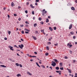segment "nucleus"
I'll use <instances>...</instances> for the list:
<instances>
[{
    "label": "nucleus",
    "mask_w": 77,
    "mask_h": 77,
    "mask_svg": "<svg viewBox=\"0 0 77 77\" xmlns=\"http://www.w3.org/2000/svg\"><path fill=\"white\" fill-rule=\"evenodd\" d=\"M49 29L51 31H52L53 30V28H51V27H50L49 28Z\"/></svg>",
    "instance_id": "9"
},
{
    "label": "nucleus",
    "mask_w": 77,
    "mask_h": 77,
    "mask_svg": "<svg viewBox=\"0 0 77 77\" xmlns=\"http://www.w3.org/2000/svg\"><path fill=\"white\" fill-rule=\"evenodd\" d=\"M25 13H26V14H27L28 11H27L26 10L25 11Z\"/></svg>",
    "instance_id": "44"
},
{
    "label": "nucleus",
    "mask_w": 77,
    "mask_h": 77,
    "mask_svg": "<svg viewBox=\"0 0 77 77\" xmlns=\"http://www.w3.org/2000/svg\"><path fill=\"white\" fill-rule=\"evenodd\" d=\"M25 23H26V24H29V23H28V22H27V21H26V22H25Z\"/></svg>",
    "instance_id": "39"
},
{
    "label": "nucleus",
    "mask_w": 77,
    "mask_h": 77,
    "mask_svg": "<svg viewBox=\"0 0 77 77\" xmlns=\"http://www.w3.org/2000/svg\"><path fill=\"white\" fill-rule=\"evenodd\" d=\"M73 39H75V36H73Z\"/></svg>",
    "instance_id": "47"
},
{
    "label": "nucleus",
    "mask_w": 77,
    "mask_h": 77,
    "mask_svg": "<svg viewBox=\"0 0 77 77\" xmlns=\"http://www.w3.org/2000/svg\"><path fill=\"white\" fill-rule=\"evenodd\" d=\"M16 66H19V64H18V63H16Z\"/></svg>",
    "instance_id": "27"
},
{
    "label": "nucleus",
    "mask_w": 77,
    "mask_h": 77,
    "mask_svg": "<svg viewBox=\"0 0 77 77\" xmlns=\"http://www.w3.org/2000/svg\"><path fill=\"white\" fill-rule=\"evenodd\" d=\"M75 2H76V3H77V0H76L75 1Z\"/></svg>",
    "instance_id": "64"
},
{
    "label": "nucleus",
    "mask_w": 77,
    "mask_h": 77,
    "mask_svg": "<svg viewBox=\"0 0 77 77\" xmlns=\"http://www.w3.org/2000/svg\"><path fill=\"white\" fill-rule=\"evenodd\" d=\"M41 32H42V33H44V30L43 29L42 30H41Z\"/></svg>",
    "instance_id": "38"
},
{
    "label": "nucleus",
    "mask_w": 77,
    "mask_h": 77,
    "mask_svg": "<svg viewBox=\"0 0 77 77\" xmlns=\"http://www.w3.org/2000/svg\"><path fill=\"white\" fill-rule=\"evenodd\" d=\"M34 53H35V54H37V52H35Z\"/></svg>",
    "instance_id": "56"
},
{
    "label": "nucleus",
    "mask_w": 77,
    "mask_h": 77,
    "mask_svg": "<svg viewBox=\"0 0 77 77\" xmlns=\"http://www.w3.org/2000/svg\"><path fill=\"white\" fill-rule=\"evenodd\" d=\"M27 73L28 74H29V75H32V74H31L29 72H27Z\"/></svg>",
    "instance_id": "12"
},
{
    "label": "nucleus",
    "mask_w": 77,
    "mask_h": 77,
    "mask_svg": "<svg viewBox=\"0 0 77 77\" xmlns=\"http://www.w3.org/2000/svg\"><path fill=\"white\" fill-rule=\"evenodd\" d=\"M14 17H16L17 16V15L16 14H14Z\"/></svg>",
    "instance_id": "48"
},
{
    "label": "nucleus",
    "mask_w": 77,
    "mask_h": 77,
    "mask_svg": "<svg viewBox=\"0 0 77 77\" xmlns=\"http://www.w3.org/2000/svg\"><path fill=\"white\" fill-rule=\"evenodd\" d=\"M35 17H33V20H35Z\"/></svg>",
    "instance_id": "61"
},
{
    "label": "nucleus",
    "mask_w": 77,
    "mask_h": 77,
    "mask_svg": "<svg viewBox=\"0 0 77 77\" xmlns=\"http://www.w3.org/2000/svg\"><path fill=\"white\" fill-rule=\"evenodd\" d=\"M56 69L57 70H59V67H56Z\"/></svg>",
    "instance_id": "22"
},
{
    "label": "nucleus",
    "mask_w": 77,
    "mask_h": 77,
    "mask_svg": "<svg viewBox=\"0 0 77 77\" xmlns=\"http://www.w3.org/2000/svg\"><path fill=\"white\" fill-rule=\"evenodd\" d=\"M30 6L32 8H35L34 6H33V5L32 4H31L30 5Z\"/></svg>",
    "instance_id": "11"
},
{
    "label": "nucleus",
    "mask_w": 77,
    "mask_h": 77,
    "mask_svg": "<svg viewBox=\"0 0 77 77\" xmlns=\"http://www.w3.org/2000/svg\"><path fill=\"white\" fill-rule=\"evenodd\" d=\"M47 11H45V9H44L42 11V15H44V14H47Z\"/></svg>",
    "instance_id": "1"
},
{
    "label": "nucleus",
    "mask_w": 77,
    "mask_h": 77,
    "mask_svg": "<svg viewBox=\"0 0 77 77\" xmlns=\"http://www.w3.org/2000/svg\"><path fill=\"white\" fill-rule=\"evenodd\" d=\"M0 66L1 67H3V68H6V66L4 65H0Z\"/></svg>",
    "instance_id": "6"
},
{
    "label": "nucleus",
    "mask_w": 77,
    "mask_h": 77,
    "mask_svg": "<svg viewBox=\"0 0 77 77\" xmlns=\"http://www.w3.org/2000/svg\"><path fill=\"white\" fill-rule=\"evenodd\" d=\"M70 44H71V42H69V43H68L67 46H68V45H69L70 47H72V45H70Z\"/></svg>",
    "instance_id": "5"
},
{
    "label": "nucleus",
    "mask_w": 77,
    "mask_h": 77,
    "mask_svg": "<svg viewBox=\"0 0 77 77\" xmlns=\"http://www.w3.org/2000/svg\"><path fill=\"white\" fill-rule=\"evenodd\" d=\"M18 47L21 48V49H22V48H23V47H24V45H23V44H21V45H19Z\"/></svg>",
    "instance_id": "3"
},
{
    "label": "nucleus",
    "mask_w": 77,
    "mask_h": 77,
    "mask_svg": "<svg viewBox=\"0 0 77 77\" xmlns=\"http://www.w3.org/2000/svg\"><path fill=\"white\" fill-rule=\"evenodd\" d=\"M40 24H44V22H40Z\"/></svg>",
    "instance_id": "35"
},
{
    "label": "nucleus",
    "mask_w": 77,
    "mask_h": 77,
    "mask_svg": "<svg viewBox=\"0 0 77 77\" xmlns=\"http://www.w3.org/2000/svg\"><path fill=\"white\" fill-rule=\"evenodd\" d=\"M38 20H39V21H41V20H42V19L41 18V17H39L38 18Z\"/></svg>",
    "instance_id": "26"
},
{
    "label": "nucleus",
    "mask_w": 77,
    "mask_h": 77,
    "mask_svg": "<svg viewBox=\"0 0 77 77\" xmlns=\"http://www.w3.org/2000/svg\"><path fill=\"white\" fill-rule=\"evenodd\" d=\"M29 4V2H27L26 3L27 5H28Z\"/></svg>",
    "instance_id": "58"
},
{
    "label": "nucleus",
    "mask_w": 77,
    "mask_h": 77,
    "mask_svg": "<svg viewBox=\"0 0 77 77\" xmlns=\"http://www.w3.org/2000/svg\"><path fill=\"white\" fill-rule=\"evenodd\" d=\"M21 18H19V19H18V20H19V21H21Z\"/></svg>",
    "instance_id": "42"
},
{
    "label": "nucleus",
    "mask_w": 77,
    "mask_h": 77,
    "mask_svg": "<svg viewBox=\"0 0 77 77\" xmlns=\"http://www.w3.org/2000/svg\"><path fill=\"white\" fill-rule=\"evenodd\" d=\"M42 66L43 68H45V66Z\"/></svg>",
    "instance_id": "45"
},
{
    "label": "nucleus",
    "mask_w": 77,
    "mask_h": 77,
    "mask_svg": "<svg viewBox=\"0 0 77 77\" xmlns=\"http://www.w3.org/2000/svg\"><path fill=\"white\" fill-rule=\"evenodd\" d=\"M32 38L33 39H34V40H36L37 39H36V38L35 37H34L33 36H32Z\"/></svg>",
    "instance_id": "10"
},
{
    "label": "nucleus",
    "mask_w": 77,
    "mask_h": 77,
    "mask_svg": "<svg viewBox=\"0 0 77 77\" xmlns=\"http://www.w3.org/2000/svg\"><path fill=\"white\" fill-rule=\"evenodd\" d=\"M56 72H57V73H59V71H56Z\"/></svg>",
    "instance_id": "49"
},
{
    "label": "nucleus",
    "mask_w": 77,
    "mask_h": 77,
    "mask_svg": "<svg viewBox=\"0 0 77 77\" xmlns=\"http://www.w3.org/2000/svg\"><path fill=\"white\" fill-rule=\"evenodd\" d=\"M21 33L22 34H24V31H22L21 32Z\"/></svg>",
    "instance_id": "36"
},
{
    "label": "nucleus",
    "mask_w": 77,
    "mask_h": 77,
    "mask_svg": "<svg viewBox=\"0 0 77 77\" xmlns=\"http://www.w3.org/2000/svg\"><path fill=\"white\" fill-rule=\"evenodd\" d=\"M4 39H5V40H7V39H8L7 38L5 37L4 38Z\"/></svg>",
    "instance_id": "46"
},
{
    "label": "nucleus",
    "mask_w": 77,
    "mask_h": 77,
    "mask_svg": "<svg viewBox=\"0 0 77 77\" xmlns=\"http://www.w3.org/2000/svg\"><path fill=\"white\" fill-rule=\"evenodd\" d=\"M51 44V42H48V45H50V44Z\"/></svg>",
    "instance_id": "30"
},
{
    "label": "nucleus",
    "mask_w": 77,
    "mask_h": 77,
    "mask_svg": "<svg viewBox=\"0 0 77 77\" xmlns=\"http://www.w3.org/2000/svg\"><path fill=\"white\" fill-rule=\"evenodd\" d=\"M60 69H61V70H63V67H60Z\"/></svg>",
    "instance_id": "29"
},
{
    "label": "nucleus",
    "mask_w": 77,
    "mask_h": 77,
    "mask_svg": "<svg viewBox=\"0 0 77 77\" xmlns=\"http://www.w3.org/2000/svg\"><path fill=\"white\" fill-rule=\"evenodd\" d=\"M8 48H10V50H12V51H14V50L13 49V47L11 46H8Z\"/></svg>",
    "instance_id": "4"
},
{
    "label": "nucleus",
    "mask_w": 77,
    "mask_h": 77,
    "mask_svg": "<svg viewBox=\"0 0 77 77\" xmlns=\"http://www.w3.org/2000/svg\"><path fill=\"white\" fill-rule=\"evenodd\" d=\"M69 51H70V54H72V51H71L70 50Z\"/></svg>",
    "instance_id": "55"
},
{
    "label": "nucleus",
    "mask_w": 77,
    "mask_h": 77,
    "mask_svg": "<svg viewBox=\"0 0 77 77\" xmlns=\"http://www.w3.org/2000/svg\"><path fill=\"white\" fill-rule=\"evenodd\" d=\"M45 55H46V56H48V53H45Z\"/></svg>",
    "instance_id": "28"
},
{
    "label": "nucleus",
    "mask_w": 77,
    "mask_h": 77,
    "mask_svg": "<svg viewBox=\"0 0 77 77\" xmlns=\"http://www.w3.org/2000/svg\"><path fill=\"white\" fill-rule=\"evenodd\" d=\"M35 34H38L39 33L38 32V31L36 30L35 32Z\"/></svg>",
    "instance_id": "19"
},
{
    "label": "nucleus",
    "mask_w": 77,
    "mask_h": 77,
    "mask_svg": "<svg viewBox=\"0 0 77 77\" xmlns=\"http://www.w3.org/2000/svg\"><path fill=\"white\" fill-rule=\"evenodd\" d=\"M67 70L68 71V72L69 73H71V70L70 69H69L68 68L67 69Z\"/></svg>",
    "instance_id": "8"
},
{
    "label": "nucleus",
    "mask_w": 77,
    "mask_h": 77,
    "mask_svg": "<svg viewBox=\"0 0 77 77\" xmlns=\"http://www.w3.org/2000/svg\"><path fill=\"white\" fill-rule=\"evenodd\" d=\"M46 23H48V22H49V20H48V19H46Z\"/></svg>",
    "instance_id": "23"
},
{
    "label": "nucleus",
    "mask_w": 77,
    "mask_h": 77,
    "mask_svg": "<svg viewBox=\"0 0 77 77\" xmlns=\"http://www.w3.org/2000/svg\"><path fill=\"white\" fill-rule=\"evenodd\" d=\"M56 29H57V28H56V27H54V30H56Z\"/></svg>",
    "instance_id": "41"
},
{
    "label": "nucleus",
    "mask_w": 77,
    "mask_h": 77,
    "mask_svg": "<svg viewBox=\"0 0 77 77\" xmlns=\"http://www.w3.org/2000/svg\"><path fill=\"white\" fill-rule=\"evenodd\" d=\"M19 66L20 67H21V68H22V67H23V66H22V65L21 64H19Z\"/></svg>",
    "instance_id": "32"
},
{
    "label": "nucleus",
    "mask_w": 77,
    "mask_h": 77,
    "mask_svg": "<svg viewBox=\"0 0 77 77\" xmlns=\"http://www.w3.org/2000/svg\"><path fill=\"white\" fill-rule=\"evenodd\" d=\"M20 27H23L24 26V25H22L20 26Z\"/></svg>",
    "instance_id": "53"
},
{
    "label": "nucleus",
    "mask_w": 77,
    "mask_h": 77,
    "mask_svg": "<svg viewBox=\"0 0 77 77\" xmlns=\"http://www.w3.org/2000/svg\"><path fill=\"white\" fill-rule=\"evenodd\" d=\"M32 57H36V56H32Z\"/></svg>",
    "instance_id": "51"
},
{
    "label": "nucleus",
    "mask_w": 77,
    "mask_h": 77,
    "mask_svg": "<svg viewBox=\"0 0 77 77\" xmlns=\"http://www.w3.org/2000/svg\"><path fill=\"white\" fill-rule=\"evenodd\" d=\"M25 33H26L27 34H28V33H29V32H27V31H25Z\"/></svg>",
    "instance_id": "37"
},
{
    "label": "nucleus",
    "mask_w": 77,
    "mask_h": 77,
    "mask_svg": "<svg viewBox=\"0 0 77 77\" xmlns=\"http://www.w3.org/2000/svg\"><path fill=\"white\" fill-rule=\"evenodd\" d=\"M25 30V31H27L28 32H30V30H29V29H26V28H25L24 29Z\"/></svg>",
    "instance_id": "15"
},
{
    "label": "nucleus",
    "mask_w": 77,
    "mask_h": 77,
    "mask_svg": "<svg viewBox=\"0 0 77 77\" xmlns=\"http://www.w3.org/2000/svg\"><path fill=\"white\" fill-rule=\"evenodd\" d=\"M30 61H31V62H32L33 61V59H31L30 60Z\"/></svg>",
    "instance_id": "50"
},
{
    "label": "nucleus",
    "mask_w": 77,
    "mask_h": 77,
    "mask_svg": "<svg viewBox=\"0 0 77 77\" xmlns=\"http://www.w3.org/2000/svg\"><path fill=\"white\" fill-rule=\"evenodd\" d=\"M36 65H37V66H38L39 67H40V66H39V64H38V63L36 62Z\"/></svg>",
    "instance_id": "20"
},
{
    "label": "nucleus",
    "mask_w": 77,
    "mask_h": 77,
    "mask_svg": "<svg viewBox=\"0 0 77 77\" xmlns=\"http://www.w3.org/2000/svg\"><path fill=\"white\" fill-rule=\"evenodd\" d=\"M35 5H36V6H37V5H38V4L37 3H35Z\"/></svg>",
    "instance_id": "59"
},
{
    "label": "nucleus",
    "mask_w": 77,
    "mask_h": 77,
    "mask_svg": "<svg viewBox=\"0 0 77 77\" xmlns=\"http://www.w3.org/2000/svg\"><path fill=\"white\" fill-rule=\"evenodd\" d=\"M32 15H34L35 14V13L34 12V11H32Z\"/></svg>",
    "instance_id": "40"
},
{
    "label": "nucleus",
    "mask_w": 77,
    "mask_h": 77,
    "mask_svg": "<svg viewBox=\"0 0 77 77\" xmlns=\"http://www.w3.org/2000/svg\"><path fill=\"white\" fill-rule=\"evenodd\" d=\"M54 45L55 46H57V45H58V43H57L56 44H55Z\"/></svg>",
    "instance_id": "33"
},
{
    "label": "nucleus",
    "mask_w": 77,
    "mask_h": 77,
    "mask_svg": "<svg viewBox=\"0 0 77 77\" xmlns=\"http://www.w3.org/2000/svg\"><path fill=\"white\" fill-rule=\"evenodd\" d=\"M36 26H37V24L35 23L34 24V27H36Z\"/></svg>",
    "instance_id": "17"
},
{
    "label": "nucleus",
    "mask_w": 77,
    "mask_h": 77,
    "mask_svg": "<svg viewBox=\"0 0 77 77\" xmlns=\"http://www.w3.org/2000/svg\"><path fill=\"white\" fill-rule=\"evenodd\" d=\"M14 2H12L11 3V6H12V7H13L14 6Z\"/></svg>",
    "instance_id": "21"
},
{
    "label": "nucleus",
    "mask_w": 77,
    "mask_h": 77,
    "mask_svg": "<svg viewBox=\"0 0 77 77\" xmlns=\"http://www.w3.org/2000/svg\"><path fill=\"white\" fill-rule=\"evenodd\" d=\"M49 68H51V70H52V66H50L49 67Z\"/></svg>",
    "instance_id": "54"
},
{
    "label": "nucleus",
    "mask_w": 77,
    "mask_h": 77,
    "mask_svg": "<svg viewBox=\"0 0 77 77\" xmlns=\"http://www.w3.org/2000/svg\"><path fill=\"white\" fill-rule=\"evenodd\" d=\"M9 60H11V61H12V62H15L14 60H12V59H10Z\"/></svg>",
    "instance_id": "25"
},
{
    "label": "nucleus",
    "mask_w": 77,
    "mask_h": 77,
    "mask_svg": "<svg viewBox=\"0 0 77 77\" xmlns=\"http://www.w3.org/2000/svg\"><path fill=\"white\" fill-rule=\"evenodd\" d=\"M21 40L22 41H24V40L22 38L21 39Z\"/></svg>",
    "instance_id": "63"
},
{
    "label": "nucleus",
    "mask_w": 77,
    "mask_h": 77,
    "mask_svg": "<svg viewBox=\"0 0 77 77\" xmlns=\"http://www.w3.org/2000/svg\"><path fill=\"white\" fill-rule=\"evenodd\" d=\"M17 56H20V55L19 54H18L17 53Z\"/></svg>",
    "instance_id": "62"
},
{
    "label": "nucleus",
    "mask_w": 77,
    "mask_h": 77,
    "mask_svg": "<svg viewBox=\"0 0 77 77\" xmlns=\"http://www.w3.org/2000/svg\"><path fill=\"white\" fill-rule=\"evenodd\" d=\"M54 62H58L57 60L56 59H54Z\"/></svg>",
    "instance_id": "14"
},
{
    "label": "nucleus",
    "mask_w": 77,
    "mask_h": 77,
    "mask_svg": "<svg viewBox=\"0 0 77 77\" xmlns=\"http://www.w3.org/2000/svg\"><path fill=\"white\" fill-rule=\"evenodd\" d=\"M35 1L36 2H39V0H36Z\"/></svg>",
    "instance_id": "52"
},
{
    "label": "nucleus",
    "mask_w": 77,
    "mask_h": 77,
    "mask_svg": "<svg viewBox=\"0 0 77 77\" xmlns=\"http://www.w3.org/2000/svg\"><path fill=\"white\" fill-rule=\"evenodd\" d=\"M8 35H10L11 34V31H8Z\"/></svg>",
    "instance_id": "24"
},
{
    "label": "nucleus",
    "mask_w": 77,
    "mask_h": 77,
    "mask_svg": "<svg viewBox=\"0 0 77 77\" xmlns=\"http://www.w3.org/2000/svg\"><path fill=\"white\" fill-rule=\"evenodd\" d=\"M72 24H71L69 26V29H71V28H72Z\"/></svg>",
    "instance_id": "7"
},
{
    "label": "nucleus",
    "mask_w": 77,
    "mask_h": 77,
    "mask_svg": "<svg viewBox=\"0 0 77 77\" xmlns=\"http://www.w3.org/2000/svg\"><path fill=\"white\" fill-rule=\"evenodd\" d=\"M71 9H72V10H73V11H74L75 10V8L73 7H72L71 8Z\"/></svg>",
    "instance_id": "18"
},
{
    "label": "nucleus",
    "mask_w": 77,
    "mask_h": 77,
    "mask_svg": "<svg viewBox=\"0 0 77 77\" xmlns=\"http://www.w3.org/2000/svg\"><path fill=\"white\" fill-rule=\"evenodd\" d=\"M46 49H47V50H49V47L47 46L46 47Z\"/></svg>",
    "instance_id": "34"
},
{
    "label": "nucleus",
    "mask_w": 77,
    "mask_h": 77,
    "mask_svg": "<svg viewBox=\"0 0 77 77\" xmlns=\"http://www.w3.org/2000/svg\"><path fill=\"white\" fill-rule=\"evenodd\" d=\"M8 18H10V16H9V15H8Z\"/></svg>",
    "instance_id": "57"
},
{
    "label": "nucleus",
    "mask_w": 77,
    "mask_h": 77,
    "mask_svg": "<svg viewBox=\"0 0 77 77\" xmlns=\"http://www.w3.org/2000/svg\"><path fill=\"white\" fill-rule=\"evenodd\" d=\"M60 66H62V63H60Z\"/></svg>",
    "instance_id": "31"
},
{
    "label": "nucleus",
    "mask_w": 77,
    "mask_h": 77,
    "mask_svg": "<svg viewBox=\"0 0 77 77\" xmlns=\"http://www.w3.org/2000/svg\"><path fill=\"white\" fill-rule=\"evenodd\" d=\"M70 33L71 34V35H74V32H73V31H72L70 32Z\"/></svg>",
    "instance_id": "16"
},
{
    "label": "nucleus",
    "mask_w": 77,
    "mask_h": 77,
    "mask_svg": "<svg viewBox=\"0 0 77 77\" xmlns=\"http://www.w3.org/2000/svg\"><path fill=\"white\" fill-rule=\"evenodd\" d=\"M75 62V60H73V63H74Z\"/></svg>",
    "instance_id": "60"
},
{
    "label": "nucleus",
    "mask_w": 77,
    "mask_h": 77,
    "mask_svg": "<svg viewBox=\"0 0 77 77\" xmlns=\"http://www.w3.org/2000/svg\"><path fill=\"white\" fill-rule=\"evenodd\" d=\"M17 77H21V75L20 74H17Z\"/></svg>",
    "instance_id": "13"
},
{
    "label": "nucleus",
    "mask_w": 77,
    "mask_h": 77,
    "mask_svg": "<svg viewBox=\"0 0 77 77\" xmlns=\"http://www.w3.org/2000/svg\"><path fill=\"white\" fill-rule=\"evenodd\" d=\"M52 63L51 64V65L53 66L54 67L56 65V64L55 63V62L54 61L52 62Z\"/></svg>",
    "instance_id": "2"
},
{
    "label": "nucleus",
    "mask_w": 77,
    "mask_h": 77,
    "mask_svg": "<svg viewBox=\"0 0 77 77\" xmlns=\"http://www.w3.org/2000/svg\"><path fill=\"white\" fill-rule=\"evenodd\" d=\"M64 58L66 59H68V57H66V56H65L64 57Z\"/></svg>",
    "instance_id": "43"
}]
</instances>
